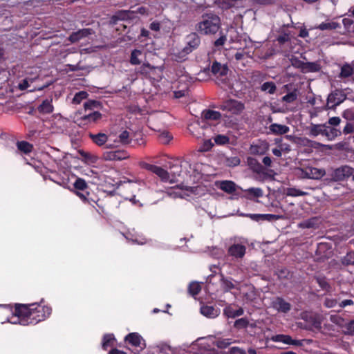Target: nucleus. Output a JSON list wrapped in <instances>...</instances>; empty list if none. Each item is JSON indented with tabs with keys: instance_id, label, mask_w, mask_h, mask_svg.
<instances>
[{
	"instance_id": "obj_37",
	"label": "nucleus",
	"mask_w": 354,
	"mask_h": 354,
	"mask_svg": "<svg viewBox=\"0 0 354 354\" xmlns=\"http://www.w3.org/2000/svg\"><path fill=\"white\" fill-rule=\"evenodd\" d=\"M17 147L20 151L26 154L30 153L33 149V145L27 141H18Z\"/></svg>"
},
{
	"instance_id": "obj_3",
	"label": "nucleus",
	"mask_w": 354,
	"mask_h": 354,
	"mask_svg": "<svg viewBox=\"0 0 354 354\" xmlns=\"http://www.w3.org/2000/svg\"><path fill=\"white\" fill-rule=\"evenodd\" d=\"M73 187L76 194L82 201L89 203L94 207V204H95L97 207L101 208V205L100 204V200H95L90 196L91 194L88 192L90 187L84 179L79 177L77 178L73 183Z\"/></svg>"
},
{
	"instance_id": "obj_39",
	"label": "nucleus",
	"mask_w": 354,
	"mask_h": 354,
	"mask_svg": "<svg viewBox=\"0 0 354 354\" xmlns=\"http://www.w3.org/2000/svg\"><path fill=\"white\" fill-rule=\"evenodd\" d=\"M156 69V67L151 66L149 63L142 64L138 71V73L142 75L145 77L149 75L151 73Z\"/></svg>"
},
{
	"instance_id": "obj_28",
	"label": "nucleus",
	"mask_w": 354,
	"mask_h": 354,
	"mask_svg": "<svg viewBox=\"0 0 354 354\" xmlns=\"http://www.w3.org/2000/svg\"><path fill=\"white\" fill-rule=\"evenodd\" d=\"M89 138L97 146L101 147L106 144L108 140V136L103 133H98L97 134L89 133Z\"/></svg>"
},
{
	"instance_id": "obj_19",
	"label": "nucleus",
	"mask_w": 354,
	"mask_h": 354,
	"mask_svg": "<svg viewBox=\"0 0 354 354\" xmlns=\"http://www.w3.org/2000/svg\"><path fill=\"white\" fill-rule=\"evenodd\" d=\"M211 72L216 77H223L227 75L228 68L225 64H221L215 60L211 66Z\"/></svg>"
},
{
	"instance_id": "obj_23",
	"label": "nucleus",
	"mask_w": 354,
	"mask_h": 354,
	"mask_svg": "<svg viewBox=\"0 0 354 354\" xmlns=\"http://www.w3.org/2000/svg\"><path fill=\"white\" fill-rule=\"evenodd\" d=\"M37 111L41 114H50L53 112L54 107L53 105V99H45L41 104L38 106Z\"/></svg>"
},
{
	"instance_id": "obj_9",
	"label": "nucleus",
	"mask_w": 354,
	"mask_h": 354,
	"mask_svg": "<svg viewBox=\"0 0 354 354\" xmlns=\"http://www.w3.org/2000/svg\"><path fill=\"white\" fill-rule=\"evenodd\" d=\"M301 170L302 176L306 178L320 179L326 174V171L324 169H318L313 167H306Z\"/></svg>"
},
{
	"instance_id": "obj_54",
	"label": "nucleus",
	"mask_w": 354,
	"mask_h": 354,
	"mask_svg": "<svg viewBox=\"0 0 354 354\" xmlns=\"http://www.w3.org/2000/svg\"><path fill=\"white\" fill-rule=\"evenodd\" d=\"M276 41L279 45H283L290 41V34L287 32H283L277 37Z\"/></svg>"
},
{
	"instance_id": "obj_6",
	"label": "nucleus",
	"mask_w": 354,
	"mask_h": 354,
	"mask_svg": "<svg viewBox=\"0 0 354 354\" xmlns=\"http://www.w3.org/2000/svg\"><path fill=\"white\" fill-rule=\"evenodd\" d=\"M221 109L232 114L239 115L244 110L245 105L240 101L230 99L224 102L221 106Z\"/></svg>"
},
{
	"instance_id": "obj_20",
	"label": "nucleus",
	"mask_w": 354,
	"mask_h": 354,
	"mask_svg": "<svg viewBox=\"0 0 354 354\" xmlns=\"http://www.w3.org/2000/svg\"><path fill=\"white\" fill-rule=\"evenodd\" d=\"M216 186L229 194H233L236 191V184L231 180L216 181Z\"/></svg>"
},
{
	"instance_id": "obj_16",
	"label": "nucleus",
	"mask_w": 354,
	"mask_h": 354,
	"mask_svg": "<svg viewBox=\"0 0 354 354\" xmlns=\"http://www.w3.org/2000/svg\"><path fill=\"white\" fill-rule=\"evenodd\" d=\"M246 252V247L242 244L234 243L227 249V254L235 259H242Z\"/></svg>"
},
{
	"instance_id": "obj_60",
	"label": "nucleus",
	"mask_w": 354,
	"mask_h": 354,
	"mask_svg": "<svg viewBox=\"0 0 354 354\" xmlns=\"http://www.w3.org/2000/svg\"><path fill=\"white\" fill-rule=\"evenodd\" d=\"M337 303H338L337 299H334V298L326 297L324 299V305L326 308H333V307L336 306Z\"/></svg>"
},
{
	"instance_id": "obj_2",
	"label": "nucleus",
	"mask_w": 354,
	"mask_h": 354,
	"mask_svg": "<svg viewBox=\"0 0 354 354\" xmlns=\"http://www.w3.org/2000/svg\"><path fill=\"white\" fill-rule=\"evenodd\" d=\"M221 28V18L214 12L204 13L196 28L202 35H214Z\"/></svg>"
},
{
	"instance_id": "obj_34",
	"label": "nucleus",
	"mask_w": 354,
	"mask_h": 354,
	"mask_svg": "<svg viewBox=\"0 0 354 354\" xmlns=\"http://www.w3.org/2000/svg\"><path fill=\"white\" fill-rule=\"evenodd\" d=\"M342 132L340 130L335 127H330L328 126L326 127L324 136L326 137L329 140H334L337 136H341Z\"/></svg>"
},
{
	"instance_id": "obj_42",
	"label": "nucleus",
	"mask_w": 354,
	"mask_h": 354,
	"mask_svg": "<svg viewBox=\"0 0 354 354\" xmlns=\"http://www.w3.org/2000/svg\"><path fill=\"white\" fill-rule=\"evenodd\" d=\"M308 193L295 187H288L286 189V195L288 196L297 197L306 196Z\"/></svg>"
},
{
	"instance_id": "obj_57",
	"label": "nucleus",
	"mask_w": 354,
	"mask_h": 354,
	"mask_svg": "<svg viewBox=\"0 0 354 354\" xmlns=\"http://www.w3.org/2000/svg\"><path fill=\"white\" fill-rule=\"evenodd\" d=\"M316 281L319 287L323 290H328L330 288V284L328 283L325 277H317Z\"/></svg>"
},
{
	"instance_id": "obj_11",
	"label": "nucleus",
	"mask_w": 354,
	"mask_h": 354,
	"mask_svg": "<svg viewBox=\"0 0 354 354\" xmlns=\"http://www.w3.org/2000/svg\"><path fill=\"white\" fill-rule=\"evenodd\" d=\"M95 32L92 28H83L77 31L73 32L68 37V39L72 44L78 42L80 40L94 34Z\"/></svg>"
},
{
	"instance_id": "obj_62",
	"label": "nucleus",
	"mask_w": 354,
	"mask_h": 354,
	"mask_svg": "<svg viewBox=\"0 0 354 354\" xmlns=\"http://www.w3.org/2000/svg\"><path fill=\"white\" fill-rule=\"evenodd\" d=\"M306 145L308 146V147H313L314 149H318L321 147H324V146L323 144H322V143H320L319 142L311 140H309V139H306Z\"/></svg>"
},
{
	"instance_id": "obj_5",
	"label": "nucleus",
	"mask_w": 354,
	"mask_h": 354,
	"mask_svg": "<svg viewBox=\"0 0 354 354\" xmlns=\"http://www.w3.org/2000/svg\"><path fill=\"white\" fill-rule=\"evenodd\" d=\"M346 99V95L342 90L336 89L327 97L326 109H333Z\"/></svg>"
},
{
	"instance_id": "obj_17",
	"label": "nucleus",
	"mask_w": 354,
	"mask_h": 354,
	"mask_svg": "<svg viewBox=\"0 0 354 354\" xmlns=\"http://www.w3.org/2000/svg\"><path fill=\"white\" fill-rule=\"evenodd\" d=\"M272 306L278 312L287 313L291 309V304L281 297H277L272 301Z\"/></svg>"
},
{
	"instance_id": "obj_52",
	"label": "nucleus",
	"mask_w": 354,
	"mask_h": 354,
	"mask_svg": "<svg viewBox=\"0 0 354 354\" xmlns=\"http://www.w3.org/2000/svg\"><path fill=\"white\" fill-rule=\"evenodd\" d=\"M267 149L268 147H262L261 146L259 145H251L250 151L252 154L254 155H263L266 153Z\"/></svg>"
},
{
	"instance_id": "obj_26",
	"label": "nucleus",
	"mask_w": 354,
	"mask_h": 354,
	"mask_svg": "<svg viewBox=\"0 0 354 354\" xmlns=\"http://www.w3.org/2000/svg\"><path fill=\"white\" fill-rule=\"evenodd\" d=\"M224 315L228 318H235L243 315L244 310L241 307L234 308L232 306H227L223 310Z\"/></svg>"
},
{
	"instance_id": "obj_50",
	"label": "nucleus",
	"mask_w": 354,
	"mask_h": 354,
	"mask_svg": "<svg viewBox=\"0 0 354 354\" xmlns=\"http://www.w3.org/2000/svg\"><path fill=\"white\" fill-rule=\"evenodd\" d=\"M276 274L279 279H288L292 275L288 269L286 268L278 269L276 272Z\"/></svg>"
},
{
	"instance_id": "obj_29",
	"label": "nucleus",
	"mask_w": 354,
	"mask_h": 354,
	"mask_svg": "<svg viewBox=\"0 0 354 354\" xmlns=\"http://www.w3.org/2000/svg\"><path fill=\"white\" fill-rule=\"evenodd\" d=\"M354 73V67L348 63L344 64L341 66L340 73L338 75V77L340 79H344L351 77Z\"/></svg>"
},
{
	"instance_id": "obj_33",
	"label": "nucleus",
	"mask_w": 354,
	"mask_h": 354,
	"mask_svg": "<svg viewBox=\"0 0 354 354\" xmlns=\"http://www.w3.org/2000/svg\"><path fill=\"white\" fill-rule=\"evenodd\" d=\"M191 53L188 52L185 48L181 50H177L176 51L174 50L172 53V59L178 62H182L187 59V56Z\"/></svg>"
},
{
	"instance_id": "obj_4",
	"label": "nucleus",
	"mask_w": 354,
	"mask_h": 354,
	"mask_svg": "<svg viewBox=\"0 0 354 354\" xmlns=\"http://www.w3.org/2000/svg\"><path fill=\"white\" fill-rule=\"evenodd\" d=\"M354 173V169L348 165H342L334 169L330 174V180L333 182L344 181Z\"/></svg>"
},
{
	"instance_id": "obj_61",
	"label": "nucleus",
	"mask_w": 354,
	"mask_h": 354,
	"mask_svg": "<svg viewBox=\"0 0 354 354\" xmlns=\"http://www.w3.org/2000/svg\"><path fill=\"white\" fill-rule=\"evenodd\" d=\"M341 122V119L339 117H337V116H334V117H332V118H330L327 122V123H326V124H329L330 126H332V127H335L337 126H338Z\"/></svg>"
},
{
	"instance_id": "obj_8",
	"label": "nucleus",
	"mask_w": 354,
	"mask_h": 354,
	"mask_svg": "<svg viewBox=\"0 0 354 354\" xmlns=\"http://www.w3.org/2000/svg\"><path fill=\"white\" fill-rule=\"evenodd\" d=\"M101 118L102 114L97 111H93L79 118L77 120L78 125L84 127L88 124H94Z\"/></svg>"
},
{
	"instance_id": "obj_27",
	"label": "nucleus",
	"mask_w": 354,
	"mask_h": 354,
	"mask_svg": "<svg viewBox=\"0 0 354 354\" xmlns=\"http://www.w3.org/2000/svg\"><path fill=\"white\" fill-rule=\"evenodd\" d=\"M262 331V328L257 326V322L253 321L248 324L245 333L250 337H255L259 335Z\"/></svg>"
},
{
	"instance_id": "obj_21",
	"label": "nucleus",
	"mask_w": 354,
	"mask_h": 354,
	"mask_svg": "<svg viewBox=\"0 0 354 354\" xmlns=\"http://www.w3.org/2000/svg\"><path fill=\"white\" fill-rule=\"evenodd\" d=\"M263 196V191L260 187H250L244 190V196L251 201L261 198Z\"/></svg>"
},
{
	"instance_id": "obj_56",
	"label": "nucleus",
	"mask_w": 354,
	"mask_h": 354,
	"mask_svg": "<svg viewBox=\"0 0 354 354\" xmlns=\"http://www.w3.org/2000/svg\"><path fill=\"white\" fill-rule=\"evenodd\" d=\"M262 221H272L283 218L282 215L272 214H262Z\"/></svg>"
},
{
	"instance_id": "obj_15",
	"label": "nucleus",
	"mask_w": 354,
	"mask_h": 354,
	"mask_svg": "<svg viewBox=\"0 0 354 354\" xmlns=\"http://www.w3.org/2000/svg\"><path fill=\"white\" fill-rule=\"evenodd\" d=\"M326 127H328L326 124L311 123L306 127L307 135L312 138H315L319 135L324 136Z\"/></svg>"
},
{
	"instance_id": "obj_36",
	"label": "nucleus",
	"mask_w": 354,
	"mask_h": 354,
	"mask_svg": "<svg viewBox=\"0 0 354 354\" xmlns=\"http://www.w3.org/2000/svg\"><path fill=\"white\" fill-rule=\"evenodd\" d=\"M340 24L335 21H330V22H322L319 25H318L316 28L320 30H335L337 28H340Z\"/></svg>"
},
{
	"instance_id": "obj_25",
	"label": "nucleus",
	"mask_w": 354,
	"mask_h": 354,
	"mask_svg": "<svg viewBox=\"0 0 354 354\" xmlns=\"http://www.w3.org/2000/svg\"><path fill=\"white\" fill-rule=\"evenodd\" d=\"M269 130L274 135H283L289 132L290 128L284 124L273 123L270 125Z\"/></svg>"
},
{
	"instance_id": "obj_1",
	"label": "nucleus",
	"mask_w": 354,
	"mask_h": 354,
	"mask_svg": "<svg viewBox=\"0 0 354 354\" xmlns=\"http://www.w3.org/2000/svg\"><path fill=\"white\" fill-rule=\"evenodd\" d=\"M51 313L52 308L42 301L28 304H15L14 312L8 318V322L22 326L35 325L47 319Z\"/></svg>"
},
{
	"instance_id": "obj_58",
	"label": "nucleus",
	"mask_w": 354,
	"mask_h": 354,
	"mask_svg": "<svg viewBox=\"0 0 354 354\" xmlns=\"http://www.w3.org/2000/svg\"><path fill=\"white\" fill-rule=\"evenodd\" d=\"M227 41V37L222 32H220V37L214 42V46L216 48L223 46Z\"/></svg>"
},
{
	"instance_id": "obj_32",
	"label": "nucleus",
	"mask_w": 354,
	"mask_h": 354,
	"mask_svg": "<svg viewBox=\"0 0 354 354\" xmlns=\"http://www.w3.org/2000/svg\"><path fill=\"white\" fill-rule=\"evenodd\" d=\"M321 65L317 62H305L304 66L302 67V73H315L321 70Z\"/></svg>"
},
{
	"instance_id": "obj_46",
	"label": "nucleus",
	"mask_w": 354,
	"mask_h": 354,
	"mask_svg": "<svg viewBox=\"0 0 354 354\" xmlns=\"http://www.w3.org/2000/svg\"><path fill=\"white\" fill-rule=\"evenodd\" d=\"M214 140L217 145H225L230 143V138L223 134L216 135L214 138Z\"/></svg>"
},
{
	"instance_id": "obj_53",
	"label": "nucleus",
	"mask_w": 354,
	"mask_h": 354,
	"mask_svg": "<svg viewBox=\"0 0 354 354\" xmlns=\"http://www.w3.org/2000/svg\"><path fill=\"white\" fill-rule=\"evenodd\" d=\"M297 98L296 91L290 92L282 97V101L286 103H292Z\"/></svg>"
},
{
	"instance_id": "obj_47",
	"label": "nucleus",
	"mask_w": 354,
	"mask_h": 354,
	"mask_svg": "<svg viewBox=\"0 0 354 354\" xmlns=\"http://www.w3.org/2000/svg\"><path fill=\"white\" fill-rule=\"evenodd\" d=\"M221 283L222 288L224 292H228L235 288V286L232 283V280L225 278L224 277H222Z\"/></svg>"
},
{
	"instance_id": "obj_35",
	"label": "nucleus",
	"mask_w": 354,
	"mask_h": 354,
	"mask_svg": "<svg viewBox=\"0 0 354 354\" xmlns=\"http://www.w3.org/2000/svg\"><path fill=\"white\" fill-rule=\"evenodd\" d=\"M85 111H93L95 109H98L102 107V103L100 101L95 100H88L84 104Z\"/></svg>"
},
{
	"instance_id": "obj_49",
	"label": "nucleus",
	"mask_w": 354,
	"mask_h": 354,
	"mask_svg": "<svg viewBox=\"0 0 354 354\" xmlns=\"http://www.w3.org/2000/svg\"><path fill=\"white\" fill-rule=\"evenodd\" d=\"M342 263L344 266L354 265V252H348L342 259Z\"/></svg>"
},
{
	"instance_id": "obj_10",
	"label": "nucleus",
	"mask_w": 354,
	"mask_h": 354,
	"mask_svg": "<svg viewBox=\"0 0 354 354\" xmlns=\"http://www.w3.org/2000/svg\"><path fill=\"white\" fill-rule=\"evenodd\" d=\"M104 159L110 161H120L129 157L128 152L125 150H115L104 153Z\"/></svg>"
},
{
	"instance_id": "obj_45",
	"label": "nucleus",
	"mask_w": 354,
	"mask_h": 354,
	"mask_svg": "<svg viewBox=\"0 0 354 354\" xmlns=\"http://www.w3.org/2000/svg\"><path fill=\"white\" fill-rule=\"evenodd\" d=\"M201 290V286L198 282H192L188 287V291L192 296L197 295Z\"/></svg>"
},
{
	"instance_id": "obj_30",
	"label": "nucleus",
	"mask_w": 354,
	"mask_h": 354,
	"mask_svg": "<svg viewBox=\"0 0 354 354\" xmlns=\"http://www.w3.org/2000/svg\"><path fill=\"white\" fill-rule=\"evenodd\" d=\"M202 117L207 120L217 121L221 118V113L217 111L205 109L202 112Z\"/></svg>"
},
{
	"instance_id": "obj_51",
	"label": "nucleus",
	"mask_w": 354,
	"mask_h": 354,
	"mask_svg": "<svg viewBox=\"0 0 354 354\" xmlns=\"http://www.w3.org/2000/svg\"><path fill=\"white\" fill-rule=\"evenodd\" d=\"M342 116L347 121H354V108L352 107L345 109L342 112Z\"/></svg>"
},
{
	"instance_id": "obj_44",
	"label": "nucleus",
	"mask_w": 354,
	"mask_h": 354,
	"mask_svg": "<svg viewBox=\"0 0 354 354\" xmlns=\"http://www.w3.org/2000/svg\"><path fill=\"white\" fill-rule=\"evenodd\" d=\"M232 344L231 339H216L214 342V344L218 348L223 349L228 347Z\"/></svg>"
},
{
	"instance_id": "obj_14",
	"label": "nucleus",
	"mask_w": 354,
	"mask_h": 354,
	"mask_svg": "<svg viewBox=\"0 0 354 354\" xmlns=\"http://www.w3.org/2000/svg\"><path fill=\"white\" fill-rule=\"evenodd\" d=\"M134 11L133 10H120L115 12V14L111 17V23L116 24L118 21L129 20L133 18Z\"/></svg>"
},
{
	"instance_id": "obj_41",
	"label": "nucleus",
	"mask_w": 354,
	"mask_h": 354,
	"mask_svg": "<svg viewBox=\"0 0 354 354\" xmlns=\"http://www.w3.org/2000/svg\"><path fill=\"white\" fill-rule=\"evenodd\" d=\"M142 55V50L134 49L131 53L130 63L132 65H138L141 63L138 57Z\"/></svg>"
},
{
	"instance_id": "obj_13",
	"label": "nucleus",
	"mask_w": 354,
	"mask_h": 354,
	"mask_svg": "<svg viewBox=\"0 0 354 354\" xmlns=\"http://www.w3.org/2000/svg\"><path fill=\"white\" fill-rule=\"evenodd\" d=\"M124 340L131 346L139 348L140 351L143 350L146 346L144 339L141 335L137 333L128 334L125 337Z\"/></svg>"
},
{
	"instance_id": "obj_59",
	"label": "nucleus",
	"mask_w": 354,
	"mask_h": 354,
	"mask_svg": "<svg viewBox=\"0 0 354 354\" xmlns=\"http://www.w3.org/2000/svg\"><path fill=\"white\" fill-rule=\"evenodd\" d=\"M33 81H34V79H32V78H31V79L25 78L19 84L18 88L20 91H24L30 86L29 82H32Z\"/></svg>"
},
{
	"instance_id": "obj_12",
	"label": "nucleus",
	"mask_w": 354,
	"mask_h": 354,
	"mask_svg": "<svg viewBox=\"0 0 354 354\" xmlns=\"http://www.w3.org/2000/svg\"><path fill=\"white\" fill-rule=\"evenodd\" d=\"M185 39L186 46L184 48L190 53L197 49L201 44V37L196 32L189 34Z\"/></svg>"
},
{
	"instance_id": "obj_64",
	"label": "nucleus",
	"mask_w": 354,
	"mask_h": 354,
	"mask_svg": "<svg viewBox=\"0 0 354 354\" xmlns=\"http://www.w3.org/2000/svg\"><path fill=\"white\" fill-rule=\"evenodd\" d=\"M345 328L346 330V334L351 335H354V320L351 321L349 323H348L346 325Z\"/></svg>"
},
{
	"instance_id": "obj_7",
	"label": "nucleus",
	"mask_w": 354,
	"mask_h": 354,
	"mask_svg": "<svg viewBox=\"0 0 354 354\" xmlns=\"http://www.w3.org/2000/svg\"><path fill=\"white\" fill-rule=\"evenodd\" d=\"M143 169H145L148 171H151L152 173L156 174L160 178L164 181L167 182L169 180V174L167 170L162 168L161 167L156 166L154 165H151L147 162H142L141 165Z\"/></svg>"
},
{
	"instance_id": "obj_55",
	"label": "nucleus",
	"mask_w": 354,
	"mask_h": 354,
	"mask_svg": "<svg viewBox=\"0 0 354 354\" xmlns=\"http://www.w3.org/2000/svg\"><path fill=\"white\" fill-rule=\"evenodd\" d=\"M120 142L122 145H127L130 143L129 133L127 130L123 131L118 136Z\"/></svg>"
},
{
	"instance_id": "obj_31",
	"label": "nucleus",
	"mask_w": 354,
	"mask_h": 354,
	"mask_svg": "<svg viewBox=\"0 0 354 354\" xmlns=\"http://www.w3.org/2000/svg\"><path fill=\"white\" fill-rule=\"evenodd\" d=\"M115 342L116 339L113 334H105L102 337V347L104 351H106L109 346H113Z\"/></svg>"
},
{
	"instance_id": "obj_38",
	"label": "nucleus",
	"mask_w": 354,
	"mask_h": 354,
	"mask_svg": "<svg viewBox=\"0 0 354 354\" xmlns=\"http://www.w3.org/2000/svg\"><path fill=\"white\" fill-rule=\"evenodd\" d=\"M249 323L247 317L239 318L234 322L233 327L237 330H243L245 332Z\"/></svg>"
},
{
	"instance_id": "obj_18",
	"label": "nucleus",
	"mask_w": 354,
	"mask_h": 354,
	"mask_svg": "<svg viewBox=\"0 0 354 354\" xmlns=\"http://www.w3.org/2000/svg\"><path fill=\"white\" fill-rule=\"evenodd\" d=\"M247 163L249 168L254 172L259 175L265 176L267 174L266 169L258 161L257 159L252 157H248Z\"/></svg>"
},
{
	"instance_id": "obj_63",
	"label": "nucleus",
	"mask_w": 354,
	"mask_h": 354,
	"mask_svg": "<svg viewBox=\"0 0 354 354\" xmlns=\"http://www.w3.org/2000/svg\"><path fill=\"white\" fill-rule=\"evenodd\" d=\"M342 132L345 135L353 133L354 132V124H352L351 122H348L346 124Z\"/></svg>"
},
{
	"instance_id": "obj_24",
	"label": "nucleus",
	"mask_w": 354,
	"mask_h": 354,
	"mask_svg": "<svg viewBox=\"0 0 354 354\" xmlns=\"http://www.w3.org/2000/svg\"><path fill=\"white\" fill-rule=\"evenodd\" d=\"M310 325V326L315 329H320L322 328V319L317 314H309L305 315L304 318Z\"/></svg>"
},
{
	"instance_id": "obj_22",
	"label": "nucleus",
	"mask_w": 354,
	"mask_h": 354,
	"mask_svg": "<svg viewBox=\"0 0 354 354\" xmlns=\"http://www.w3.org/2000/svg\"><path fill=\"white\" fill-rule=\"evenodd\" d=\"M200 312L207 318H215L219 315L220 309L212 306L203 305L201 307Z\"/></svg>"
},
{
	"instance_id": "obj_43",
	"label": "nucleus",
	"mask_w": 354,
	"mask_h": 354,
	"mask_svg": "<svg viewBox=\"0 0 354 354\" xmlns=\"http://www.w3.org/2000/svg\"><path fill=\"white\" fill-rule=\"evenodd\" d=\"M88 94L86 91H79L75 93V96L73 98L72 102L75 104H80L83 100H85L88 97Z\"/></svg>"
},
{
	"instance_id": "obj_40",
	"label": "nucleus",
	"mask_w": 354,
	"mask_h": 354,
	"mask_svg": "<svg viewBox=\"0 0 354 354\" xmlns=\"http://www.w3.org/2000/svg\"><path fill=\"white\" fill-rule=\"evenodd\" d=\"M261 90L269 94H274L277 91V86L273 82H266L261 86Z\"/></svg>"
},
{
	"instance_id": "obj_48",
	"label": "nucleus",
	"mask_w": 354,
	"mask_h": 354,
	"mask_svg": "<svg viewBox=\"0 0 354 354\" xmlns=\"http://www.w3.org/2000/svg\"><path fill=\"white\" fill-rule=\"evenodd\" d=\"M251 78L254 83H261L263 80H266V75L260 71H255L252 73Z\"/></svg>"
}]
</instances>
